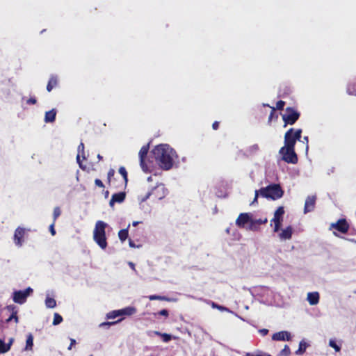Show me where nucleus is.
<instances>
[{
  "mask_svg": "<svg viewBox=\"0 0 356 356\" xmlns=\"http://www.w3.org/2000/svg\"><path fill=\"white\" fill-rule=\"evenodd\" d=\"M152 152L159 165L164 170H170L178 158L176 152L168 144L156 146Z\"/></svg>",
  "mask_w": 356,
  "mask_h": 356,
  "instance_id": "obj_1",
  "label": "nucleus"
},
{
  "mask_svg": "<svg viewBox=\"0 0 356 356\" xmlns=\"http://www.w3.org/2000/svg\"><path fill=\"white\" fill-rule=\"evenodd\" d=\"M108 227V225L106 222L97 220L93 230V240L102 250H105L108 245L106 236V229Z\"/></svg>",
  "mask_w": 356,
  "mask_h": 356,
  "instance_id": "obj_2",
  "label": "nucleus"
},
{
  "mask_svg": "<svg viewBox=\"0 0 356 356\" xmlns=\"http://www.w3.org/2000/svg\"><path fill=\"white\" fill-rule=\"evenodd\" d=\"M284 191L279 184H270L266 187L260 188V195L267 199L276 200L281 198Z\"/></svg>",
  "mask_w": 356,
  "mask_h": 356,
  "instance_id": "obj_3",
  "label": "nucleus"
},
{
  "mask_svg": "<svg viewBox=\"0 0 356 356\" xmlns=\"http://www.w3.org/2000/svg\"><path fill=\"white\" fill-rule=\"evenodd\" d=\"M279 154L282 156V159L288 163L296 164L298 162V156L294 148L291 149L289 147H282L280 148Z\"/></svg>",
  "mask_w": 356,
  "mask_h": 356,
  "instance_id": "obj_4",
  "label": "nucleus"
},
{
  "mask_svg": "<svg viewBox=\"0 0 356 356\" xmlns=\"http://www.w3.org/2000/svg\"><path fill=\"white\" fill-rule=\"evenodd\" d=\"M33 290L27 287L25 290L15 291L13 293V300L15 303L22 305L26 302L27 298L32 294Z\"/></svg>",
  "mask_w": 356,
  "mask_h": 356,
  "instance_id": "obj_5",
  "label": "nucleus"
},
{
  "mask_svg": "<svg viewBox=\"0 0 356 356\" xmlns=\"http://www.w3.org/2000/svg\"><path fill=\"white\" fill-rule=\"evenodd\" d=\"M300 113L295 111L293 108L287 107L286 113L282 115V119L285 123L284 127L287 124H293L299 118Z\"/></svg>",
  "mask_w": 356,
  "mask_h": 356,
  "instance_id": "obj_6",
  "label": "nucleus"
},
{
  "mask_svg": "<svg viewBox=\"0 0 356 356\" xmlns=\"http://www.w3.org/2000/svg\"><path fill=\"white\" fill-rule=\"evenodd\" d=\"M152 195L158 200H162L168 194V190L165 188L164 184H157L152 190Z\"/></svg>",
  "mask_w": 356,
  "mask_h": 356,
  "instance_id": "obj_7",
  "label": "nucleus"
},
{
  "mask_svg": "<svg viewBox=\"0 0 356 356\" xmlns=\"http://www.w3.org/2000/svg\"><path fill=\"white\" fill-rule=\"evenodd\" d=\"M272 340L277 341H290L292 340V335L291 332L283 330L274 333L272 335Z\"/></svg>",
  "mask_w": 356,
  "mask_h": 356,
  "instance_id": "obj_8",
  "label": "nucleus"
},
{
  "mask_svg": "<svg viewBox=\"0 0 356 356\" xmlns=\"http://www.w3.org/2000/svg\"><path fill=\"white\" fill-rule=\"evenodd\" d=\"M252 218V214L250 213H241L236 220V225L241 228H244L246 224L249 225L250 221Z\"/></svg>",
  "mask_w": 356,
  "mask_h": 356,
  "instance_id": "obj_9",
  "label": "nucleus"
},
{
  "mask_svg": "<svg viewBox=\"0 0 356 356\" xmlns=\"http://www.w3.org/2000/svg\"><path fill=\"white\" fill-rule=\"evenodd\" d=\"M149 151V145H144L141 147L139 152L140 165L144 172L149 170L148 166L145 162V158L146 157Z\"/></svg>",
  "mask_w": 356,
  "mask_h": 356,
  "instance_id": "obj_10",
  "label": "nucleus"
},
{
  "mask_svg": "<svg viewBox=\"0 0 356 356\" xmlns=\"http://www.w3.org/2000/svg\"><path fill=\"white\" fill-rule=\"evenodd\" d=\"M25 234V229L23 227H18L14 233L13 240L15 244L18 246L21 247L23 245L24 243V236Z\"/></svg>",
  "mask_w": 356,
  "mask_h": 356,
  "instance_id": "obj_11",
  "label": "nucleus"
},
{
  "mask_svg": "<svg viewBox=\"0 0 356 356\" xmlns=\"http://www.w3.org/2000/svg\"><path fill=\"white\" fill-rule=\"evenodd\" d=\"M293 131L294 129L293 128L289 129L284 135V146L286 147H289L291 149L294 148L296 140L293 137Z\"/></svg>",
  "mask_w": 356,
  "mask_h": 356,
  "instance_id": "obj_12",
  "label": "nucleus"
},
{
  "mask_svg": "<svg viewBox=\"0 0 356 356\" xmlns=\"http://www.w3.org/2000/svg\"><path fill=\"white\" fill-rule=\"evenodd\" d=\"M316 200V195H309L307 197L304 207V213H307L314 211Z\"/></svg>",
  "mask_w": 356,
  "mask_h": 356,
  "instance_id": "obj_13",
  "label": "nucleus"
},
{
  "mask_svg": "<svg viewBox=\"0 0 356 356\" xmlns=\"http://www.w3.org/2000/svg\"><path fill=\"white\" fill-rule=\"evenodd\" d=\"M126 197V194L124 192H119L117 193H114L111 199L109 202L110 207H113L115 203H122L124 202Z\"/></svg>",
  "mask_w": 356,
  "mask_h": 356,
  "instance_id": "obj_14",
  "label": "nucleus"
},
{
  "mask_svg": "<svg viewBox=\"0 0 356 356\" xmlns=\"http://www.w3.org/2000/svg\"><path fill=\"white\" fill-rule=\"evenodd\" d=\"M332 227L338 230L341 233H346L348 229V225L347 224L346 220H339L336 223H333Z\"/></svg>",
  "mask_w": 356,
  "mask_h": 356,
  "instance_id": "obj_15",
  "label": "nucleus"
},
{
  "mask_svg": "<svg viewBox=\"0 0 356 356\" xmlns=\"http://www.w3.org/2000/svg\"><path fill=\"white\" fill-rule=\"evenodd\" d=\"M319 293L318 292H309L307 293V300L311 305H317L319 302Z\"/></svg>",
  "mask_w": 356,
  "mask_h": 356,
  "instance_id": "obj_16",
  "label": "nucleus"
},
{
  "mask_svg": "<svg viewBox=\"0 0 356 356\" xmlns=\"http://www.w3.org/2000/svg\"><path fill=\"white\" fill-rule=\"evenodd\" d=\"M293 229L291 226L287 227L280 233L279 236L281 240H289L291 238Z\"/></svg>",
  "mask_w": 356,
  "mask_h": 356,
  "instance_id": "obj_17",
  "label": "nucleus"
},
{
  "mask_svg": "<svg viewBox=\"0 0 356 356\" xmlns=\"http://www.w3.org/2000/svg\"><path fill=\"white\" fill-rule=\"evenodd\" d=\"M56 115V110L55 108H52L51 110L45 113L44 115V122L46 123H51L55 121Z\"/></svg>",
  "mask_w": 356,
  "mask_h": 356,
  "instance_id": "obj_18",
  "label": "nucleus"
},
{
  "mask_svg": "<svg viewBox=\"0 0 356 356\" xmlns=\"http://www.w3.org/2000/svg\"><path fill=\"white\" fill-rule=\"evenodd\" d=\"M7 309L10 311H12V314L7 319V322L14 320L15 323H18V316L17 315V311L15 310V307L14 305H8L7 306Z\"/></svg>",
  "mask_w": 356,
  "mask_h": 356,
  "instance_id": "obj_19",
  "label": "nucleus"
},
{
  "mask_svg": "<svg viewBox=\"0 0 356 356\" xmlns=\"http://www.w3.org/2000/svg\"><path fill=\"white\" fill-rule=\"evenodd\" d=\"M121 316H131L136 312V309L134 307H127L120 309Z\"/></svg>",
  "mask_w": 356,
  "mask_h": 356,
  "instance_id": "obj_20",
  "label": "nucleus"
},
{
  "mask_svg": "<svg viewBox=\"0 0 356 356\" xmlns=\"http://www.w3.org/2000/svg\"><path fill=\"white\" fill-rule=\"evenodd\" d=\"M81 154H82L83 159H85L86 157L84 156V145L83 143H81L78 147V154L76 156V161L79 163V167L82 168V164H81V160H80Z\"/></svg>",
  "mask_w": 356,
  "mask_h": 356,
  "instance_id": "obj_21",
  "label": "nucleus"
},
{
  "mask_svg": "<svg viewBox=\"0 0 356 356\" xmlns=\"http://www.w3.org/2000/svg\"><path fill=\"white\" fill-rule=\"evenodd\" d=\"M33 346V337L32 334L29 333L27 335L26 341V346L24 348V350H31Z\"/></svg>",
  "mask_w": 356,
  "mask_h": 356,
  "instance_id": "obj_22",
  "label": "nucleus"
},
{
  "mask_svg": "<svg viewBox=\"0 0 356 356\" xmlns=\"http://www.w3.org/2000/svg\"><path fill=\"white\" fill-rule=\"evenodd\" d=\"M284 213V210L283 207H280L277 209V210L275 211L274 217L272 220H282V216Z\"/></svg>",
  "mask_w": 356,
  "mask_h": 356,
  "instance_id": "obj_23",
  "label": "nucleus"
},
{
  "mask_svg": "<svg viewBox=\"0 0 356 356\" xmlns=\"http://www.w3.org/2000/svg\"><path fill=\"white\" fill-rule=\"evenodd\" d=\"M57 85V77L56 76H51L49 82L47 86V90L48 92L51 91L54 87Z\"/></svg>",
  "mask_w": 356,
  "mask_h": 356,
  "instance_id": "obj_24",
  "label": "nucleus"
},
{
  "mask_svg": "<svg viewBox=\"0 0 356 356\" xmlns=\"http://www.w3.org/2000/svg\"><path fill=\"white\" fill-rule=\"evenodd\" d=\"M307 346H308V344L305 341H301L299 343V347H298V349L296 351V354L298 355H302L305 352Z\"/></svg>",
  "mask_w": 356,
  "mask_h": 356,
  "instance_id": "obj_25",
  "label": "nucleus"
},
{
  "mask_svg": "<svg viewBox=\"0 0 356 356\" xmlns=\"http://www.w3.org/2000/svg\"><path fill=\"white\" fill-rule=\"evenodd\" d=\"M148 298L150 300H165V301H168V302L176 300L175 299H172V298H167L165 296H158V295H151V296H148Z\"/></svg>",
  "mask_w": 356,
  "mask_h": 356,
  "instance_id": "obj_26",
  "label": "nucleus"
},
{
  "mask_svg": "<svg viewBox=\"0 0 356 356\" xmlns=\"http://www.w3.org/2000/svg\"><path fill=\"white\" fill-rule=\"evenodd\" d=\"M45 305L47 308H54L56 306V302L54 298L47 297L45 299Z\"/></svg>",
  "mask_w": 356,
  "mask_h": 356,
  "instance_id": "obj_27",
  "label": "nucleus"
},
{
  "mask_svg": "<svg viewBox=\"0 0 356 356\" xmlns=\"http://www.w3.org/2000/svg\"><path fill=\"white\" fill-rule=\"evenodd\" d=\"M129 232L128 228L120 230L118 232V237L120 241H124L128 237Z\"/></svg>",
  "mask_w": 356,
  "mask_h": 356,
  "instance_id": "obj_28",
  "label": "nucleus"
},
{
  "mask_svg": "<svg viewBox=\"0 0 356 356\" xmlns=\"http://www.w3.org/2000/svg\"><path fill=\"white\" fill-rule=\"evenodd\" d=\"M329 346L334 349L336 352H339L341 350V345L337 344L336 339H330L329 341Z\"/></svg>",
  "mask_w": 356,
  "mask_h": 356,
  "instance_id": "obj_29",
  "label": "nucleus"
},
{
  "mask_svg": "<svg viewBox=\"0 0 356 356\" xmlns=\"http://www.w3.org/2000/svg\"><path fill=\"white\" fill-rule=\"evenodd\" d=\"M246 229L250 231L256 232L259 230V226L254 222L253 218H252Z\"/></svg>",
  "mask_w": 356,
  "mask_h": 356,
  "instance_id": "obj_30",
  "label": "nucleus"
},
{
  "mask_svg": "<svg viewBox=\"0 0 356 356\" xmlns=\"http://www.w3.org/2000/svg\"><path fill=\"white\" fill-rule=\"evenodd\" d=\"M120 309L112 311L106 314V318L114 319L118 316H120Z\"/></svg>",
  "mask_w": 356,
  "mask_h": 356,
  "instance_id": "obj_31",
  "label": "nucleus"
},
{
  "mask_svg": "<svg viewBox=\"0 0 356 356\" xmlns=\"http://www.w3.org/2000/svg\"><path fill=\"white\" fill-rule=\"evenodd\" d=\"M290 355L291 350L288 345H285L284 348L279 353V356H289Z\"/></svg>",
  "mask_w": 356,
  "mask_h": 356,
  "instance_id": "obj_32",
  "label": "nucleus"
},
{
  "mask_svg": "<svg viewBox=\"0 0 356 356\" xmlns=\"http://www.w3.org/2000/svg\"><path fill=\"white\" fill-rule=\"evenodd\" d=\"M63 321V317L58 313H55L54 315L53 325H57Z\"/></svg>",
  "mask_w": 356,
  "mask_h": 356,
  "instance_id": "obj_33",
  "label": "nucleus"
},
{
  "mask_svg": "<svg viewBox=\"0 0 356 356\" xmlns=\"http://www.w3.org/2000/svg\"><path fill=\"white\" fill-rule=\"evenodd\" d=\"M119 173L122 176L124 183H125V184H127V183L128 181V179H127V172L125 168L122 167V166L120 167L119 168Z\"/></svg>",
  "mask_w": 356,
  "mask_h": 356,
  "instance_id": "obj_34",
  "label": "nucleus"
},
{
  "mask_svg": "<svg viewBox=\"0 0 356 356\" xmlns=\"http://www.w3.org/2000/svg\"><path fill=\"white\" fill-rule=\"evenodd\" d=\"M259 150V145L257 144H254V145L250 146L247 151L248 153L252 154H255Z\"/></svg>",
  "mask_w": 356,
  "mask_h": 356,
  "instance_id": "obj_35",
  "label": "nucleus"
},
{
  "mask_svg": "<svg viewBox=\"0 0 356 356\" xmlns=\"http://www.w3.org/2000/svg\"><path fill=\"white\" fill-rule=\"evenodd\" d=\"M211 307L213 308L218 309H219L220 311H227V312H231L230 310L228 308H227L225 307H223L222 305H219L215 303L214 302H211Z\"/></svg>",
  "mask_w": 356,
  "mask_h": 356,
  "instance_id": "obj_36",
  "label": "nucleus"
},
{
  "mask_svg": "<svg viewBox=\"0 0 356 356\" xmlns=\"http://www.w3.org/2000/svg\"><path fill=\"white\" fill-rule=\"evenodd\" d=\"M161 337L165 343L169 342L172 339V335L167 333H162V334H161Z\"/></svg>",
  "mask_w": 356,
  "mask_h": 356,
  "instance_id": "obj_37",
  "label": "nucleus"
},
{
  "mask_svg": "<svg viewBox=\"0 0 356 356\" xmlns=\"http://www.w3.org/2000/svg\"><path fill=\"white\" fill-rule=\"evenodd\" d=\"M302 129H297L295 132L293 131V137L297 141L301 138Z\"/></svg>",
  "mask_w": 356,
  "mask_h": 356,
  "instance_id": "obj_38",
  "label": "nucleus"
},
{
  "mask_svg": "<svg viewBox=\"0 0 356 356\" xmlns=\"http://www.w3.org/2000/svg\"><path fill=\"white\" fill-rule=\"evenodd\" d=\"M60 213H61V211H60V208L55 207L54 209V213H53L54 222L56 221V220L58 218V216L60 215Z\"/></svg>",
  "mask_w": 356,
  "mask_h": 356,
  "instance_id": "obj_39",
  "label": "nucleus"
},
{
  "mask_svg": "<svg viewBox=\"0 0 356 356\" xmlns=\"http://www.w3.org/2000/svg\"><path fill=\"white\" fill-rule=\"evenodd\" d=\"M122 319H120L117 321H114V322H104V323H102L99 326L102 327H110L111 325H115L116 323H118V322L121 321Z\"/></svg>",
  "mask_w": 356,
  "mask_h": 356,
  "instance_id": "obj_40",
  "label": "nucleus"
},
{
  "mask_svg": "<svg viewBox=\"0 0 356 356\" xmlns=\"http://www.w3.org/2000/svg\"><path fill=\"white\" fill-rule=\"evenodd\" d=\"M6 343L0 339V354L6 353Z\"/></svg>",
  "mask_w": 356,
  "mask_h": 356,
  "instance_id": "obj_41",
  "label": "nucleus"
},
{
  "mask_svg": "<svg viewBox=\"0 0 356 356\" xmlns=\"http://www.w3.org/2000/svg\"><path fill=\"white\" fill-rule=\"evenodd\" d=\"M254 222L260 226L261 225L266 224L268 222L267 218L264 219H253Z\"/></svg>",
  "mask_w": 356,
  "mask_h": 356,
  "instance_id": "obj_42",
  "label": "nucleus"
},
{
  "mask_svg": "<svg viewBox=\"0 0 356 356\" xmlns=\"http://www.w3.org/2000/svg\"><path fill=\"white\" fill-rule=\"evenodd\" d=\"M260 195V189L255 191V195L253 201L250 203V205H254L256 202H257V199L259 195Z\"/></svg>",
  "mask_w": 356,
  "mask_h": 356,
  "instance_id": "obj_43",
  "label": "nucleus"
},
{
  "mask_svg": "<svg viewBox=\"0 0 356 356\" xmlns=\"http://www.w3.org/2000/svg\"><path fill=\"white\" fill-rule=\"evenodd\" d=\"M284 105H285V102L284 101L280 100L277 102L276 108L278 110H282V109H283Z\"/></svg>",
  "mask_w": 356,
  "mask_h": 356,
  "instance_id": "obj_44",
  "label": "nucleus"
},
{
  "mask_svg": "<svg viewBox=\"0 0 356 356\" xmlns=\"http://www.w3.org/2000/svg\"><path fill=\"white\" fill-rule=\"evenodd\" d=\"M13 341H14V339L10 338L8 341V343H6V348H7L6 352H8L10 350V348H11V346H12Z\"/></svg>",
  "mask_w": 356,
  "mask_h": 356,
  "instance_id": "obj_45",
  "label": "nucleus"
},
{
  "mask_svg": "<svg viewBox=\"0 0 356 356\" xmlns=\"http://www.w3.org/2000/svg\"><path fill=\"white\" fill-rule=\"evenodd\" d=\"M37 102V100L35 99V97H30L29 99H27L26 101V103L28 104H35Z\"/></svg>",
  "mask_w": 356,
  "mask_h": 356,
  "instance_id": "obj_46",
  "label": "nucleus"
},
{
  "mask_svg": "<svg viewBox=\"0 0 356 356\" xmlns=\"http://www.w3.org/2000/svg\"><path fill=\"white\" fill-rule=\"evenodd\" d=\"M95 184L96 186H99L100 188H104V185L103 182L100 179H96L95 180Z\"/></svg>",
  "mask_w": 356,
  "mask_h": 356,
  "instance_id": "obj_47",
  "label": "nucleus"
},
{
  "mask_svg": "<svg viewBox=\"0 0 356 356\" xmlns=\"http://www.w3.org/2000/svg\"><path fill=\"white\" fill-rule=\"evenodd\" d=\"M115 175V170L113 168H111L108 172V179L110 181L111 177H113Z\"/></svg>",
  "mask_w": 356,
  "mask_h": 356,
  "instance_id": "obj_48",
  "label": "nucleus"
},
{
  "mask_svg": "<svg viewBox=\"0 0 356 356\" xmlns=\"http://www.w3.org/2000/svg\"><path fill=\"white\" fill-rule=\"evenodd\" d=\"M152 195V191L148 192L145 196H144L143 198H141L140 201L142 202L146 201L148 198H149V197Z\"/></svg>",
  "mask_w": 356,
  "mask_h": 356,
  "instance_id": "obj_49",
  "label": "nucleus"
},
{
  "mask_svg": "<svg viewBox=\"0 0 356 356\" xmlns=\"http://www.w3.org/2000/svg\"><path fill=\"white\" fill-rule=\"evenodd\" d=\"M54 222H53V223L51 225H50L49 226V232H51V235L54 236L56 234V230L54 229Z\"/></svg>",
  "mask_w": 356,
  "mask_h": 356,
  "instance_id": "obj_50",
  "label": "nucleus"
},
{
  "mask_svg": "<svg viewBox=\"0 0 356 356\" xmlns=\"http://www.w3.org/2000/svg\"><path fill=\"white\" fill-rule=\"evenodd\" d=\"M245 356H271L270 355H266L264 353H259V354H252V353H247Z\"/></svg>",
  "mask_w": 356,
  "mask_h": 356,
  "instance_id": "obj_51",
  "label": "nucleus"
},
{
  "mask_svg": "<svg viewBox=\"0 0 356 356\" xmlns=\"http://www.w3.org/2000/svg\"><path fill=\"white\" fill-rule=\"evenodd\" d=\"M159 314L167 317L168 316L169 313H168V311L167 309H164L161 310L159 312Z\"/></svg>",
  "mask_w": 356,
  "mask_h": 356,
  "instance_id": "obj_52",
  "label": "nucleus"
},
{
  "mask_svg": "<svg viewBox=\"0 0 356 356\" xmlns=\"http://www.w3.org/2000/svg\"><path fill=\"white\" fill-rule=\"evenodd\" d=\"M259 333H261V335L266 336L268 333V330L263 328V329L259 330Z\"/></svg>",
  "mask_w": 356,
  "mask_h": 356,
  "instance_id": "obj_53",
  "label": "nucleus"
},
{
  "mask_svg": "<svg viewBox=\"0 0 356 356\" xmlns=\"http://www.w3.org/2000/svg\"><path fill=\"white\" fill-rule=\"evenodd\" d=\"M302 142L306 143V150L307 151V150H308V148H309V145H308V143H309V138H308V136H305V137L303 138V140H302Z\"/></svg>",
  "mask_w": 356,
  "mask_h": 356,
  "instance_id": "obj_54",
  "label": "nucleus"
},
{
  "mask_svg": "<svg viewBox=\"0 0 356 356\" xmlns=\"http://www.w3.org/2000/svg\"><path fill=\"white\" fill-rule=\"evenodd\" d=\"M76 343V340L74 339H70V345L68 347V350H71L72 346H74Z\"/></svg>",
  "mask_w": 356,
  "mask_h": 356,
  "instance_id": "obj_55",
  "label": "nucleus"
},
{
  "mask_svg": "<svg viewBox=\"0 0 356 356\" xmlns=\"http://www.w3.org/2000/svg\"><path fill=\"white\" fill-rule=\"evenodd\" d=\"M272 221L274 222L275 226L280 227L282 220H272Z\"/></svg>",
  "mask_w": 356,
  "mask_h": 356,
  "instance_id": "obj_56",
  "label": "nucleus"
},
{
  "mask_svg": "<svg viewBox=\"0 0 356 356\" xmlns=\"http://www.w3.org/2000/svg\"><path fill=\"white\" fill-rule=\"evenodd\" d=\"M218 126H219V123H218V122H217V121L214 122L213 123V124H212V127H213V129H215V130H216V129H217L218 128Z\"/></svg>",
  "mask_w": 356,
  "mask_h": 356,
  "instance_id": "obj_57",
  "label": "nucleus"
},
{
  "mask_svg": "<svg viewBox=\"0 0 356 356\" xmlns=\"http://www.w3.org/2000/svg\"><path fill=\"white\" fill-rule=\"evenodd\" d=\"M129 266H130L133 270H135V265H134V263H132V262H129Z\"/></svg>",
  "mask_w": 356,
  "mask_h": 356,
  "instance_id": "obj_58",
  "label": "nucleus"
},
{
  "mask_svg": "<svg viewBox=\"0 0 356 356\" xmlns=\"http://www.w3.org/2000/svg\"><path fill=\"white\" fill-rule=\"evenodd\" d=\"M139 223H140V222H139V221H134V222H132V225H133V226H134V227H136V226H137Z\"/></svg>",
  "mask_w": 356,
  "mask_h": 356,
  "instance_id": "obj_59",
  "label": "nucleus"
},
{
  "mask_svg": "<svg viewBox=\"0 0 356 356\" xmlns=\"http://www.w3.org/2000/svg\"><path fill=\"white\" fill-rule=\"evenodd\" d=\"M154 334L159 336V337H161V334H162V333L159 331H154Z\"/></svg>",
  "mask_w": 356,
  "mask_h": 356,
  "instance_id": "obj_60",
  "label": "nucleus"
},
{
  "mask_svg": "<svg viewBox=\"0 0 356 356\" xmlns=\"http://www.w3.org/2000/svg\"><path fill=\"white\" fill-rule=\"evenodd\" d=\"M280 227H276L275 226L274 227V232H277L279 230H280Z\"/></svg>",
  "mask_w": 356,
  "mask_h": 356,
  "instance_id": "obj_61",
  "label": "nucleus"
},
{
  "mask_svg": "<svg viewBox=\"0 0 356 356\" xmlns=\"http://www.w3.org/2000/svg\"><path fill=\"white\" fill-rule=\"evenodd\" d=\"M129 245L131 247H135V244L131 240H129Z\"/></svg>",
  "mask_w": 356,
  "mask_h": 356,
  "instance_id": "obj_62",
  "label": "nucleus"
},
{
  "mask_svg": "<svg viewBox=\"0 0 356 356\" xmlns=\"http://www.w3.org/2000/svg\"><path fill=\"white\" fill-rule=\"evenodd\" d=\"M97 158H98L99 160H102V156L100 154L97 155Z\"/></svg>",
  "mask_w": 356,
  "mask_h": 356,
  "instance_id": "obj_63",
  "label": "nucleus"
},
{
  "mask_svg": "<svg viewBox=\"0 0 356 356\" xmlns=\"http://www.w3.org/2000/svg\"><path fill=\"white\" fill-rule=\"evenodd\" d=\"M225 231H226V232H227V234H229L230 228H229H229H227Z\"/></svg>",
  "mask_w": 356,
  "mask_h": 356,
  "instance_id": "obj_64",
  "label": "nucleus"
}]
</instances>
